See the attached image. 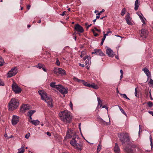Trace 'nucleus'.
Returning a JSON list of instances; mask_svg holds the SVG:
<instances>
[{
  "instance_id": "nucleus-19",
  "label": "nucleus",
  "mask_w": 153,
  "mask_h": 153,
  "mask_svg": "<svg viewBox=\"0 0 153 153\" xmlns=\"http://www.w3.org/2000/svg\"><path fill=\"white\" fill-rule=\"evenodd\" d=\"M143 71H144L145 74L146 75L148 78H149L151 77V75L149 70L147 68H145L143 69Z\"/></svg>"
},
{
  "instance_id": "nucleus-22",
  "label": "nucleus",
  "mask_w": 153,
  "mask_h": 153,
  "mask_svg": "<svg viewBox=\"0 0 153 153\" xmlns=\"http://www.w3.org/2000/svg\"><path fill=\"white\" fill-rule=\"evenodd\" d=\"M30 122L33 124L35 126L38 125L39 124L40 121L38 120H33L30 121Z\"/></svg>"
},
{
  "instance_id": "nucleus-56",
  "label": "nucleus",
  "mask_w": 153,
  "mask_h": 153,
  "mask_svg": "<svg viewBox=\"0 0 153 153\" xmlns=\"http://www.w3.org/2000/svg\"><path fill=\"white\" fill-rule=\"evenodd\" d=\"M29 121L30 122V121L32 120L31 116H29Z\"/></svg>"
},
{
  "instance_id": "nucleus-21",
  "label": "nucleus",
  "mask_w": 153,
  "mask_h": 153,
  "mask_svg": "<svg viewBox=\"0 0 153 153\" xmlns=\"http://www.w3.org/2000/svg\"><path fill=\"white\" fill-rule=\"evenodd\" d=\"M140 5V3L139 2V0H136L134 4V9L135 10H137Z\"/></svg>"
},
{
  "instance_id": "nucleus-7",
  "label": "nucleus",
  "mask_w": 153,
  "mask_h": 153,
  "mask_svg": "<svg viewBox=\"0 0 153 153\" xmlns=\"http://www.w3.org/2000/svg\"><path fill=\"white\" fill-rule=\"evenodd\" d=\"M83 59L84 61L85 60V66L88 69L91 63V57L89 56H86L83 57Z\"/></svg>"
},
{
  "instance_id": "nucleus-31",
  "label": "nucleus",
  "mask_w": 153,
  "mask_h": 153,
  "mask_svg": "<svg viewBox=\"0 0 153 153\" xmlns=\"http://www.w3.org/2000/svg\"><path fill=\"white\" fill-rule=\"evenodd\" d=\"M120 94V95H122L123 96V97L124 98H125L127 99H128V100H130V99L128 98L126 95V94Z\"/></svg>"
},
{
  "instance_id": "nucleus-64",
  "label": "nucleus",
  "mask_w": 153,
  "mask_h": 153,
  "mask_svg": "<svg viewBox=\"0 0 153 153\" xmlns=\"http://www.w3.org/2000/svg\"><path fill=\"white\" fill-rule=\"evenodd\" d=\"M105 10L104 9H102V10L100 11V12L101 13H102L104 12V11Z\"/></svg>"
},
{
  "instance_id": "nucleus-50",
  "label": "nucleus",
  "mask_w": 153,
  "mask_h": 153,
  "mask_svg": "<svg viewBox=\"0 0 153 153\" xmlns=\"http://www.w3.org/2000/svg\"><path fill=\"white\" fill-rule=\"evenodd\" d=\"M46 134L49 136H50L51 135V134L49 132H46Z\"/></svg>"
},
{
  "instance_id": "nucleus-61",
  "label": "nucleus",
  "mask_w": 153,
  "mask_h": 153,
  "mask_svg": "<svg viewBox=\"0 0 153 153\" xmlns=\"http://www.w3.org/2000/svg\"><path fill=\"white\" fill-rule=\"evenodd\" d=\"M80 124H81L80 123H79V130L80 131H81V128H80Z\"/></svg>"
},
{
  "instance_id": "nucleus-37",
  "label": "nucleus",
  "mask_w": 153,
  "mask_h": 153,
  "mask_svg": "<svg viewBox=\"0 0 153 153\" xmlns=\"http://www.w3.org/2000/svg\"><path fill=\"white\" fill-rule=\"evenodd\" d=\"M4 84L2 80L0 79V86H4Z\"/></svg>"
},
{
  "instance_id": "nucleus-48",
  "label": "nucleus",
  "mask_w": 153,
  "mask_h": 153,
  "mask_svg": "<svg viewBox=\"0 0 153 153\" xmlns=\"http://www.w3.org/2000/svg\"><path fill=\"white\" fill-rule=\"evenodd\" d=\"M136 97H137V88H135V92L134 93Z\"/></svg>"
},
{
  "instance_id": "nucleus-3",
  "label": "nucleus",
  "mask_w": 153,
  "mask_h": 153,
  "mask_svg": "<svg viewBox=\"0 0 153 153\" xmlns=\"http://www.w3.org/2000/svg\"><path fill=\"white\" fill-rule=\"evenodd\" d=\"M38 93L40 95L41 99L47 103L48 105L51 107L53 106L52 104L53 100L49 96H47L46 93L43 90H39Z\"/></svg>"
},
{
  "instance_id": "nucleus-24",
  "label": "nucleus",
  "mask_w": 153,
  "mask_h": 153,
  "mask_svg": "<svg viewBox=\"0 0 153 153\" xmlns=\"http://www.w3.org/2000/svg\"><path fill=\"white\" fill-rule=\"evenodd\" d=\"M56 83L55 82H52L50 84V86L52 87L56 88L57 89V88H58V87L59 85H56L55 84Z\"/></svg>"
},
{
  "instance_id": "nucleus-36",
  "label": "nucleus",
  "mask_w": 153,
  "mask_h": 153,
  "mask_svg": "<svg viewBox=\"0 0 153 153\" xmlns=\"http://www.w3.org/2000/svg\"><path fill=\"white\" fill-rule=\"evenodd\" d=\"M56 64L57 65L59 66L60 64V62H59L58 59L57 58L56 59Z\"/></svg>"
},
{
  "instance_id": "nucleus-18",
  "label": "nucleus",
  "mask_w": 153,
  "mask_h": 153,
  "mask_svg": "<svg viewBox=\"0 0 153 153\" xmlns=\"http://www.w3.org/2000/svg\"><path fill=\"white\" fill-rule=\"evenodd\" d=\"M131 18L130 16L129 13L127 14L125 17V19L127 23L129 25H131L132 23L131 22Z\"/></svg>"
},
{
  "instance_id": "nucleus-20",
  "label": "nucleus",
  "mask_w": 153,
  "mask_h": 153,
  "mask_svg": "<svg viewBox=\"0 0 153 153\" xmlns=\"http://www.w3.org/2000/svg\"><path fill=\"white\" fill-rule=\"evenodd\" d=\"M114 151L115 153H120V149L117 143L115 144V145L114 147Z\"/></svg>"
},
{
  "instance_id": "nucleus-5",
  "label": "nucleus",
  "mask_w": 153,
  "mask_h": 153,
  "mask_svg": "<svg viewBox=\"0 0 153 153\" xmlns=\"http://www.w3.org/2000/svg\"><path fill=\"white\" fill-rule=\"evenodd\" d=\"M19 105L18 100L15 98H13L11 100L9 103V109L12 111L16 109Z\"/></svg>"
},
{
  "instance_id": "nucleus-8",
  "label": "nucleus",
  "mask_w": 153,
  "mask_h": 153,
  "mask_svg": "<svg viewBox=\"0 0 153 153\" xmlns=\"http://www.w3.org/2000/svg\"><path fill=\"white\" fill-rule=\"evenodd\" d=\"M13 91L16 94H18L21 92L22 90L14 82L12 85Z\"/></svg>"
},
{
  "instance_id": "nucleus-28",
  "label": "nucleus",
  "mask_w": 153,
  "mask_h": 153,
  "mask_svg": "<svg viewBox=\"0 0 153 153\" xmlns=\"http://www.w3.org/2000/svg\"><path fill=\"white\" fill-rule=\"evenodd\" d=\"M126 10L125 8H123L122 9L121 13V14L122 16H124L125 14L126 13Z\"/></svg>"
},
{
  "instance_id": "nucleus-53",
  "label": "nucleus",
  "mask_w": 153,
  "mask_h": 153,
  "mask_svg": "<svg viewBox=\"0 0 153 153\" xmlns=\"http://www.w3.org/2000/svg\"><path fill=\"white\" fill-rule=\"evenodd\" d=\"M30 5H28L27 6V9L29 10L30 9Z\"/></svg>"
},
{
  "instance_id": "nucleus-33",
  "label": "nucleus",
  "mask_w": 153,
  "mask_h": 153,
  "mask_svg": "<svg viewBox=\"0 0 153 153\" xmlns=\"http://www.w3.org/2000/svg\"><path fill=\"white\" fill-rule=\"evenodd\" d=\"M101 146L100 145V144L98 146H97V150L98 152L100 151V150H101Z\"/></svg>"
},
{
  "instance_id": "nucleus-25",
  "label": "nucleus",
  "mask_w": 153,
  "mask_h": 153,
  "mask_svg": "<svg viewBox=\"0 0 153 153\" xmlns=\"http://www.w3.org/2000/svg\"><path fill=\"white\" fill-rule=\"evenodd\" d=\"M18 152L17 153H23L25 152L24 146L22 145L21 147L18 149Z\"/></svg>"
},
{
  "instance_id": "nucleus-35",
  "label": "nucleus",
  "mask_w": 153,
  "mask_h": 153,
  "mask_svg": "<svg viewBox=\"0 0 153 153\" xmlns=\"http://www.w3.org/2000/svg\"><path fill=\"white\" fill-rule=\"evenodd\" d=\"M74 80L75 81H77L78 82H80L81 81V80H79L78 79V78H76V77H74L73 78Z\"/></svg>"
},
{
  "instance_id": "nucleus-44",
  "label": "nucleus",
  "mask_w": 153,
  "mask_h": 153,
  "mask_svg": "<svg viewBox=\"0 0 153 153\" xmlns=\"http://www.w3.org/2000/svg\"><path fill=\"white\" fill-rule=\"evenodd\" d=\"M69 106L72 109L73 108V104L71 102H70V103L69 104Z\"/></svg>"
},
{
  "instance_id": "nucleus-60",
  "label": "nucleus",
  "mask_w": 153,
  "mask_h": 153,
  "mask_svg": "<svg viewBox=\"0 0 153 153\" xmlns=\"http://www.w3.org/2000/svg\"><path fill=\"white\" fill-rule=\"evenodd\" d=\"M102 108H105L106 109H108V108L106 107V106H103L102 107Z\"/></svg>"
},
{
  "instance_id": "nucleus-58",
  "label": "nucleus",
  "mask_w": 153,
  "mask_h": 153,
  "mask_svg": "<svg viewBox=\"0 0 153 153\" xmlns=\"http://www.w3.org/2000/svg\"><path fill=\"white\" fill-rule=\"evenodd\" d=\"M120 72L121 73V74H122V75L123 74V70L122 69L120 70Z\"/></svg>"
},
{
  "instance_id": "nucleus-43",
  "label": "nucleus",
  "mask_w": 153,
  "mask_h": 153,
  "mask_svg": "<svg viewBox=\"0 0 153 153\" xmlns=\"http://www.w3.org/2000/svg\"><path fill=\"white\" fill-rule=\"evenodd\" d=\"M83 84L86 86H88V85H89V84H88V83L87 82H84V83H83Z\"/></svg>"
},
{
  "instance_id": "nucleus-30",
  "label": "nucleus",
  "mask_w": 153,
  "mask_h": 153,
  "mask_svg": "<svg viewBox=\"0 0 153 153\" xmlns=\"http://www.w3.org/2000/svg\"><path fill=\"white\" fill-rule=\"evenodd\" d=\"M44 65L41 64H38V65L36 66L37 67L41 69V68H42V67H43Z\"/></svg>"
},
{
  "instance_id": "nucleus-32",
  "label": "nucleus",
  "mask_w": 153,
  "mask_h": 153,
  "mask_svg": "<svg viewBox=\"0 0 153 153\" xmlns=\"http://www.w3.org/2000/svg\"><path fill=\"white\" fill-rule=\"evenodd\" d=\"M112 33V32L111 31H110L109 29L108 30L107 32L106 33H105V32H103L104 35H106V36H108L109 33Z\"/></svg>"
},
{
  "instance_id": "nucleus-54",
  "label": "nucleus",
  "mask_w": 153,
  "mask_h": 153,
  "mask_svg": "<svg viewBox=\"0 0 153 153\" xmlns=\"http://www.w3.org/2000/svg\"><path fill=\"white\" fill-rule=\"evenodd\" d=\"M4 136L6 138H9V137H8L7 134L6 133H5L4 135Z\"/></svg>"
},
{
  "instance_id": "nucleus-57",
  "label": "nucleus",
  "mask_w": 153,
  "mask_h": 153,
  "mask_svg": "<svg viewBox=\"0 0 153 153\" xmlns=\"http://www.w3.org/2000/svg\"><path fill=\"white\" fill-rule=\"evenodd\" d=\"M94 29H95V30L96 31H98V32H100V31H101L100 30H99V29H97V28H96V27L94 28Z\"/></svg>"
},
{
  "instance_id": "nucleus-12",
  "label": "nucleus",
  "mask_w": 153,
  "mask_h": 153,
  "mask_svg": "<svg viewBox=\"0 0 153 153\" xmlns=\"http://www.w3.org/2000/svg\"><path fill=\"white\" fill-rule=\"evenodd\" d=\"M148 31L145 29H143L141 30V36L143 38H146L148 34Z\"/></svg>"
},
{
  "instance_id": "nucleus-6",
  "label": "nucleus",
  "mask_w": 153,
  "mask_h": 153,
  "mask_svg": "<svg viewBox=\"0 0 153 153\" xmlns=\"http://www.w3.org/2000/svg\"><path fill=\"white\" fill-rule=\"evenodd\" d=\"M54 73L55 74L58 75L59 74L65 75L66 73L65 71L60 68H55L53 70Z\"/></svg>"
},
{
  "instance_id": "nucleus-40",
  "label": "nucleus",
  "mask_w": 153,
  "mask_h": 153,
  "mask_svg": "<svg viewBox=\"0 0 153 153\" xmlns=\"http://www.w3.org/2000/svg\"><path fill=\"white\" fill-rule=\"evenodd\" d=\"M150 141L151 142L150 145L151 146L152 148V147L153 145H152V139L151 137H150Z\"/></svg>"
},
{
  "instance_id": "nucleus-4",
  "label": "nucleus",
  "mask_w": 153,
  "mask_h": 153,
  "mask_svg": "<svg viewBox=\"0 0 153 153\" xmlns=\"http://www.w3.org/2000/svg\"><path fill=\"white\" fill-rule=\"evenodd\" d=\"M120 140L122 142V145L124 146L126 144H128L130 141L128 134L127 133H122L118 134Z\"/></svg>"
},
{
  "instance_id": "nucleus-26",
  "label": "nucleus",
  "mask_w": 153,
  "mask_h": 153,
  "mask_svg": "<svg viewBox=\"0 0 153 153\" xmlns=\"http://www.w3.org/2000/svg\"><path fill=\"white\" fill-rule=\"evenodd\" d=\"M36 112L35 110H30L28 112L27 115L28 116H32Z\"/></svg>"
},
{
  "instance_id": "nucleus-45",
  "label": "nucleus",
  "mask_w": 153,
  "mask_h": 153,
  "mask_svg": "<svg viewBox=\"0 0 153 153\" xmlns=\"http://www.w3.org/2000/svg\"><path fill=\"white\" fill-rule=\"evenodd\" d=\"M92 31L93 32L94 34V35L95 36H96L97 35H98V34L97 33H95L93 30H92Z\"/></svg>"
},
{
  "instance_id": "nucleus-62",
  "label": "nucleus",
  "mask_w": 153,
  "mask_h": 153,
  "mask_svg": "<svg viewBox=\"0 0 153 153\" xmlns=\"http://www.w3.org/2000/svg\"><path fill=\"white\" fill-rule=\"evenodd\" d=\"M104 42V41H102V40L101 43V44H100L101 45H103Z\"/></svg>"
},
{
  "instance_id": "nucleus-42",
  "label": "nucleus",
  "mask_w": 153,
  "mask_h": 153,
  "mask_svg": "<svg viewBox=\"0 0 153 153\" xmlns=\"http://www.w3.org/2000/svg\"><path fill=\"white\" fill-rule=\"evenodd\" d=\"M137 14L139 16L140 18L142 17V14H140V13L137 12Z\"/></svg>"
},
{
  "instance_id": "nucleus-17",
  "label": "nucleus",
  "mask_w": 153,
  "mask_h": 153,
  "mask_svg": "<svg viewBox=\"0 0 153 153\" xmlns=\"http://www.w3.org/2000/svg\"><path fill=\"white\" fill-rule=\"evenodd\" d=\"M75 29L78 32L82 33L84 30L82 27L79 24H76L75 26Z\"/></svg>"
},
{
  "instance_id": "nucleus-23",
  "label": "nucleus",
  "mask_w": 153,
  "mask_h": 153,
  "mask_svg": "<svg viewBox=\"0 0 153 153\" xmlns=\"http://www.w3.org/2000/svg\"><path fill=\"white\" fill-rule=\"evenodd\" d=\"M89 85H88V87H91L92 88H93L95 89H97L98 88V87L97 85H96L95 84L93 83L92 84H89Z\"/></svg>"
},
{
  "instance_id": "nucleus-1",
  "label": "nucleus",
  "mask_w": 153,
  "mask_h": 153,
  "mask_svg": "<svg viewBox=\"0 0 153 153\" xmlns=\"http://www.w3.org/2000/svg\"><path fill=\"white\" fill-rule=\"evenodd\" d=\"M73 137L70 141V144L77 149L81 150L83 148L82 142L79 136L76 135L75 131L68 129L67 131L65 139Z\"/></svg>"
},
{
  "instance_id": "nucleus-34",
  "label": "nucleus",
  "mask_w": 153,
  "mask_h": 153,
  "mask_svg": "<svg viewBox=\"0 0 153 153\" xmlns=\"http://www.w3.org/2000/svg\"><path fill=\"white\" fill-rule=\"evenodd\" d=\"M149 107H152L153 105V104L152 102H149L147 103Z\"/></svg>"
},
{
  "instance_id": "nucleus-11",
  "label": "nucleus",
  "mask_w": 153,
  "mask_h": 153,
  "mask_svg": "<svg viewBox=\"0 0 153 153\" xmlns=\"http://www.w3.org/2000/svg\"><path fill=\"white\" fill-rule=\"evenodd\" d=\"M57 90H58L62 94H66L68 93V89L59 85Z\"/></svg>"
},
{
  "instance_id": "nucleus-15",
  "label": "nucleus",
  "mask_w": 153,
  "mask_h": 153,
  "mask_svg": "<svg viewBox=\"0 0 153 153\" xmlns=\"http://www.w3.org/2000/svg\"><path fill=\"white\" fill-rule=\"evenodd\" d=\"M19 117L17 116L13 115L12 120V124L13 125H16L19 121Z\"/></svg>"
},
{
  "instance_id": "nucleus-27",
  "label": "nucleus",
  "mask_w": 153,
  "mask_h": 153,
  "mask_svg": "<svg viewBox=\"0 0 153 153\" xmlns=\"http://www.w3.org/2000/svg\"><path fill=\"white\" fill-rule=\"evenodd\" d=\"M4 63V60L0 57V66H2Z\"/></svg>"
},
{
  "instance_id": "nucleus-9",
  "label": "nucleus",
  "mask_w": 153,
  "mask_h": 153,
  "mask_svg": "<svg viewBox=\"0 0 153 153\" xmlns=\"http://www.w3.org/2000/svg\"><path fill=\"white\" fill-rule=\"evenodd\" d=\"M17 72L18 70L16 67L13 68L8 72L7 77H10L14 76L17 73Z\"/></svg>"
},
{
  "instance_id": "nucleus-47",
  "label": "nucleus",
  "mask_w": 153,
  "mask_h": 153,
  "mask_svg": "<svg viewBox=\"0 0 153 153\" xmlns=\"http://www.w3.org/2000/svg\"><path fill=\"white\" fill-rule=\"evenodd\" d=\"M149 83L152 85H153V80H152V79H151L149 82Z\"/></svg>"
},
{
  "instance_id": "nucleus-38",
  "label": "nucleus",
  "mask_w": 153,
  "mask_h": 153,
  "mask_svg": "<svg viewBox=\"0 0 153 153\" xmlns=\"http://www.w3.org/2000/svg\"><path fill=\"white\" fill-rule=\"evenodd\" d=\"M30 133H29L27 134L25 136V137L27 139H28L30 136Z\"/></svg>"
},
{
  "instance_id": "nucleus-63",
  "label": "nucleus",
  "mask_w": 153,
  "mask_h": 153,
  "mask_svg": "<svg viewBox=\"0 0 153 153\" xmlns=\"http://www.w3.org/2000/svg\"><path fill=\"white\" fill-rule=\"evenodd\" d=\"M42 68L43 70L44 71L46 72V69L45 68H43V67H42Z\"/></svg>"
},
{
  "instance_id": "nucleus-10",
  "label": "nucleus",
  "mask_w": 153,
  "mask_h": 153,
  "mask_svg": "<svg viewBox=\"0 0 153 153\" xmlns=\"http://www.w3.org/2000/svg\"><path fill=\"white\" fill-rule=\"evenodd\" d=\"M124 150L128 153H134L135 151L134 146L130 145L124 148Z\"/></svg>"
},
{
  "instance_id": "nucleus-13",
  "label": "nucleus",
  "mask_w": 153,
  "mask_h": 153,
  "mask_svg": "<svg viewBox=\"0 0 153 153\" xmlns=\"http://www.w3.org/2000/svg\"><path fill=\"white\" fill-rule=\"evenodd\" d=\"M31 107L28 104H24L21 107V110L22 111H26L30 109Z\"/></svg>"
},
{
  "instance_id": "nucleus-2",
  "label": "nucleus",
  "mask_w": 153,
  "mask_h": 153,
  "mask_svg": "<svg viewBox=\"0 0 153 153\" xmlns=\"http://www.w3.org/2000/svg\"><path fill=\"white\" fill-rule=\"evenodd\" d=\"M59 116L61 120L65 123H69L71 120L70 113L67 110L60 112Z\"/></svg>"
},
{
  "instance_id": "nucleus-46",
  "label": "nucleus",
  "mask_w": 153,
  "mask_h": 153,
  "mask_svg": "<svg viewBox=\"0 0 153 153\" xmlns=\"http://www.w3.org/2000/svg\"><path fill=\"white\" fill-rule=\"evenodd\" d=\"M106 36V35H104V36L102 39V41H104V40H105V39Z\"/></svg>"
},
{
  "instance_id": "nucleus-29",
  "label": "nucleus",
  "mask_w": 153,
  "mask_h": 153,
  "mask_svg": "<svg viewBox=\"0 0 153 153\" xmlns=\"http://www.w3.org/2000/svg\"><path fill=\"white\" fill-rule=\"evenodd\" d=\"M118 107L119 108L120 111L122 112V113L125 115L126 116V113L124 110L121 108V107L119 106H118Z\"/></svg>"
},
{
  "instance_id": "nucleus-51",
  "label": "nucleus",
  "mask_w": 153,
  "mask_h": 153,
  "mask_svg": "<svg viewBox=\"0 0 153 153\" xmlns=\"http://www.w3.org/2000/svg\"><path fill=\"white\" fill-rule=\"evenodd\" d=\"M79 66L82 67H85V65L84 64L79 63Z\"/></svg>"
},
{
  "instance_id": "nucleus-39",
  "label": "nucleus",
  "mask_w": 153,
  "mask_h": 153,
  "mask_svg": "<svg viewBox=\"0 0 153 153\" xmlns=\"http://www.w3.org/2000/svg\"><path fill=\"white\" fill-rule=\"evenodd\" d=\"M97 100H98V104L101 105V103H102L101 101L100 100V99L99 98H97Z\"/></svg>"
},
{
  "instance_id": "nucleus-59",
  "label": "nucleus",
  "mask_w": 153,
  "mask_h": 153,
  "mask_svg": "<svg viewBox=\"0 0 153 153\" xmlns=\"http://www.w3.org/2000/svg\"><path fill=\"white\" fill-rule=\"evenodd\" d=\"M123 75L121 74L120 79L121 80L123 77Z\"/></svg>"
},
{
  "instance_id": "nucleus-16",
  "label": "nucleus",
  "mask_w": 153,
  "mask_h": 153,
  "mask_svg": "<svg viewBox=\"0 0 153 153\" xmlns=\"http://www.w3.org/2000/svg\"><path fill=\"white\" fill-rule=\"evenodd\" d=\"M92 54H96V55L102 56L104 55V54L102 52L101 50L95 49L94 50V52H92Z\"/></svg>"
},
{
  "instance_id": "nucleus-55",
  "label": "nucleus",
  "mask_w": 153,
  "mask_h": 153,
  "mask_svg": "<svg viewBox=\"0 0 153 153\" xmlns=\"http://www.w3.org/2000/svg\"><path fill=\"white\" fill-rule=\"evenodd\" d=\"M149 113L151 114L152 116H153V111H149Z\"/></svg>"
},
{
  "instance_id": "nucleus-41",
  "label": "nucleus",
  "mask_w": 153,
  "mask_h": 153,
  "mask_svg": "<svg viewBox=\"0 0 153 153\" xmlns=\"http://www.w3.org/2000/svg\"><path fill=\"white\" fill-rule=\"evenodd\" d=\"M142 22H143V24H145V20H144L145 19H144L143 17H141L140 18Z\"/></svg>"
},
{
  "instance_id": "nucleus-49",
  "label": "nucleus",
  "mask_w": 153,
  "mask_h": 153,
  "mask_svg": "<svg viewBox=\"0 0 153 153\" xmlns=\"http://www.w3.org/2000/svg\"><path fill=\"white\" fill-rule=\"evenodd\" d=\"M66 12L65 11H64L63 12L62 14H61V15L62 16H64L66 14Z\"/></svg>"
},
{
  "instance_id": "nucleus-14",
  "label": "nucleus",
  "mask_w": 153,
  "mask_h": 153,
  "mask_svg": "<svg viewBox=\"0 0 153 153\" xmlns=\"http://www.w3.org/2000/svg\"><path fill=\"white\" fill-rule=\"evenodd\" d=\"M106 53L110 57H113L115 55L112 50L109 48L106 50Z\"/></svg>"
},
{
  "instance_id": "nucleus-52",
  "label": "nucleus",
  "mask_w": 153,
  "mask_h": 153,
  "mask_svg": "<svg viewBox=\"0 0 153 153\" xmlns=\"http://www.w3.org/2000/svg\"><path fill=\"white\" fill-rule=\"evenodd\" d=\"M92 25V24H91L89 25H88V26H87L86 27V29H88V28L90 27H91Z\"/></svg>"
}]
</instances>
